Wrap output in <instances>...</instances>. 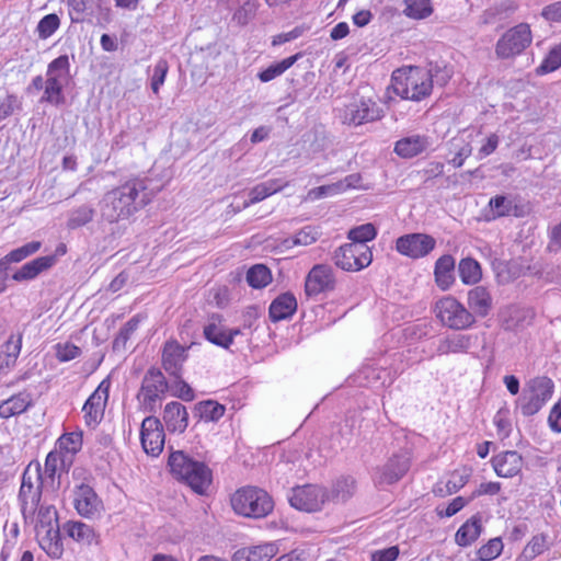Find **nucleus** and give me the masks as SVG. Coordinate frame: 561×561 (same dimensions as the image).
I'll return each instance as SVG.
<instances>
[{
    "label": "nucleus",
    "mask_w": 561,
    "mask_h": 561,
    "mask_svg": "<svg viewBox=\"0 0 561 561\" xmlns=\"http://www.w3.org/2000/svg\"><path fill=\"white\" fill-rule=\"evenodd\" d=\"M149 184L148 179H133L103 196L100 213L102 220L108 224L111 234L121 233L119 222L126 221L151 201L159 188Z\"/></svg>",
    "instance_id": "obj_1"
},
{
    "label": "nucleus",
    "mask_w": 561,
    "mask_h": 561,
    "mask_svg": "<svg viewBox=\"0 0 561 561\" xmlns=\"http://www.w3.org/2000/svg\"><path fill=\"white\" fill-rule=\"evenodd\" d=\"M391 87L401 99L421 101L432 92L431 76L416 66L397 69L392 73Z\"/></svg>",
    "instance_id": "obj_2"
},
{
    "label": "nucleus",
    "mask_w": 561,
    "mask_h": 561,
    "mask_svg": "<svg viewBox=\"0 0 561 561\" xmlns=\"http://www.w3.org/2000/svg\"><path fill=\"white\" fill-rule=\"evenodd\" d=\"M172 474L184 481L196 493L203 494L211 483V471L201 461H196L181 450L169 456Z\"/></svg>",
    "instance_id": "obj_3"
},
{
    "label": "nucleus",
    "mask_w": 561,
    "mask_h": 561,
    "mask_svg": "<svg viewBox=\"0 0 561 561\" xmlns=\"http://www.w3.org/2000/svg\"><path fill=\"white\" fill-rule=\"evenodd\" d=\"M172 474L184 481L196 493L203 494L211 483V471L201 461H196L181 450L169 456Z\"/></svg>",
    "instance_id": "obj_4"
},
{
    "label": "nucleus",
    "mask_w": 561,
    "mask_h": 561,
    "mask_svg": "<svg viewBox=\"0 0 561 561\" xmlns=\"http://www.w3.org/2000/svg\"><path fill=\"white\" fill-rule=\"evenodd\" d=\"M233 511L243 517L263 518L274 508L272 496L257 486H243L231 496Z\"/></svg>",
    "instance_id": "obj_5"
},
{
    "label": "nucleus",
    "mask_w": 561,
    "mask_h": 561,
    "mask_svg": "<svg viewBox=\"0 0 561 561\" xmlns=\"http://www.w3.org/2000/svg\"><path fill=\"white\" fill-rule=\"evenodd\" d=\"M434 311L442 324L451 330H467L476 323L473 313L453 296L437 300Z\"/></svg>",
    "instance_id": "obj_6"
},
{
    "label": "nucleus",
    "mask_w": 561,
    "mask_h": 561,
    "mask_svg": "<svg viewBox=\"0 0 561 561\" xmlns=\"http://www.w3.org/2000/svg\"><path fill=\"white\" fill-rule=\"evenodd\" d=\"M167 391L168 382L163 374L157 368L148 369L137 393L139 409L145 413H154Z\"/></svg>",
    "instance_id": "obj_7"
},
{
    "label": "nucleus",
    "mask_w": 561,
    "mask_h": 561,
    "mask_svg": "<svg viewBox=\"0 0 561 561\" xmlns=\"http://www.w3.org/2000/svg\"><path fill=\"white\" fill-rule=\"evenodd\" d=\"M533 41L530 25L519 23L508 28L496 42L495 54L501 59L520 55Z\"/></svg>",
    "instance_id": "obj_8"
},
{
    "label": "nucleus",
    "mask_w": 561,
    "mask_h": 561,
    "mask_svg": "<svg viewBox=\"0 0 561 561\" xmlns=\"http://www.w3.org/2000/svg\"><path fill=\"white\" fill-rule=\"evenodd\" d=\"M552 392L553 382L551 379L547 377L533 379L518 400L522 414L525 416L536 414L550 400Z\"/></svg>",
    "instance_id": "obj_9"
},
{
    "label": "nucleus",
    "mask_w": 561,
    "mask_h": 561,
    "mask_svg": "<svg viewBox=\"0 0 561 561\" xmlns=\"http://www.w3.org/2000/svg\"><path fill=\"white\" fill-rule=\"evenodd\" d=\"M383 111L369 98H355L345 105L341 114L343 124L359 126L381 119Z\"/></svg>",
    "instance_id": "obj_10"
},
{
    "label": "nucleus",
    "mask_w": 561,
    "mask_h": 561,
    "mask_svg": "<svg viewBox=\"0 0 561 561\" xmlns=\"http://www.w3.org/2000/svg\"><path fill=\"white\" fill-rule=\"evenodd\" d=\"M110 388V379H103L84 402L82 413L87 426L94 428L102 421L108 400Z\"/></svg>",
    "instance_id": "obj_11"
},
{
    "label": "nucleus",
    "mask_w": 561,
    "mask_h": 561,
    "mask_svg": "<svg viewBox=\"0 0 561 561\" xmlns=\"http://www.w3.org/2000/svg\"><path fill=\"white\" fill-rule=\"evenodd\" d=\"M72 465V459L69 456H65L60 450L54 449L46 456L44 469H42V478L46 489L55 491L60 485V477L62 473H67Z\"/></svg>",
    "instance_id": "obj_12"
},
{
    "label": "nucleus",
    "mask_w": 561,
    "mask_h": 561,
    "mask_svg": "<svg viewBox=\"0 0 561 561\" xmlns=\"http://www.w3.org/2000/svg\"><path fill=\"white\" fill-rule=\"evenodd\" d=\"M409 468L410 457L408 454H394L383 466L375 468L373 480L378 485L392 484L398 482Z\"/></svg>",
    "instance_id": "obj_13"
},
{
    "label": "nucleus",
    "mask_w": 561,
    "mask_h": 561,
    "mask_svg": "<svg viewBox=\"0 0 561 561\" xmlns=\"http://www.w3.org/2000/svg\"><path fill=\"white\" fill-rule=\"evenodd\" d=\"M332 259L337 267L347 272H357L373 261L370 248H336Z\"/></svg>",
    "instance_id": "obj_14"
},
{
    "label": "nucleus",
    "mask_w": 561,
    "mask_h": 561,
    "mask_svg": "<svg viewBox=\"0 0 561 561\" xmlns=\"http://www.w3.org/2000/svg\"><path fill=\"white\" fill-rule=\"evenodd\" d=\"M164 438L160 420L152 415L145 417L140 428V442L145 453L158 457L163 450Z\"/></svg>",
    "instance_id": "obj_15"
},
{
    "label": "nucleus",
    "mask_w": 561,
    "mask_h": 561,
    "mask_svg": "<svg viewBox=\"0 0 561 561\" xmlns=\"http://www.w3.org/2000/svg\"><path fill=\"white\" fill-rule=\"evenodd\" d=\"M480 335L476 333H450L440 336L436 345L437 355H449L459 353H472L478 346Z\"/></svg>",
    "instance_id": "obj_16"
},
{
    "label": "nucleus",
    "mask_w": 561,
    "mask_h": 561,
    "mask_svg": "<svg viewBox=\"0 0 561 561\" xmlns=\"http://www.w3.org/2000/svg\"><path fill=\"white\" fill-rule=\"evenodd\" d=\"M335 276L331 266L325 264L314 265L305 280V294L308 297L332 291L335 288Z\"/></svg>",
    "instance_id": "obj_17"
},
{
    "label": "nucleus",
    "mask_w": 561,
    "mask_h": 561,
    "mask_svg": "<svg viewBox=\"0 0 561 561\" xmlns=\"http://www.w3.org/2000/svg\"><path fill=\"white\" fill-rule=\"evenodd\" d=\"M73 506L80 516L88 519L100 516L104 511L103 502L96 492L84 483L77 486L73 492Z\"/></svg>",
    "instance_id": "obj_18"
},
{
    "label": "nucleus",
    "mask_w": 561,
    "mask_h": 561,
    "mask_svg": "<svg viewBox=\"0 0 561 561\" xmlns=\"http://www.w3.org/2000/svg\"><path fill=\"white\" fill-rule=\"evenodd\" d=\"M324 501V491L320 486L311 484L294 488L289 496L293 507L306 512L321 510Z\"/></svg>",
    "instance_id": "obj_19"
},
{
    "label": "nucleus",
    "mask_w": 561,
    "mask_h": 561,
    "mask_svg": "<svg viewBox=\"0 0 561 561\" xmlns=\"http://www.w3.org/2000/svg\"><path fill=\"white\" fill-rule=\"evenodd\" d=\"M66 254V248H58L55 254L44 255L36 257L23 264L12 274V279L15 282H30L35 279L43 272L51 268L59 256Z\"/></svg>",
    "instance_id": "obj_20"
},
{
    "label": "nucleus",
    "mask_w": 561,
    "mask_h": 561,
    "mask_svg": "<svg viewBox=\"0 0 561 561\" xmlns=\"http://www.w3.org/2000/svg\"><path fill=\"white\" fill-rule=\"evenodd\" d=\"M491 465L497 477L511 479L522 472L524 459L516 450H505L494 455Z\"/></svg>",
    "instance_id": "obj_21"
},
{
    "label": "nucleus",
    "mask_w": 561,
    "mask_h": 561,
    "mask_svg": "<svg viewBox=\"0 0 561 561\" xmlns=\"http://www.w3.org/2000/svg\"><path fill=\"white\" fill-rule=\"evenodd\" d=\"M186 359L187 347H184L174 340L168 341L164 344L162 350V366L170 376L180 378Z\"/></svg>",
    "instance_id": "obj_22"
},
{
    "label": "nucleus",
    "mask_w": 561,
    "mask_h": 561,
    "mask_svg": "<svg viewBox=\"0 0 561 561\" xmlns=\"http://www.w3.org/2000/svg\"><path fill=\"white\" fill-rule=\"evenodd\" d=\"M433 146V139L427 135L412 134L394 142L393 151L403 159L414 158Z\"/></svg>",
    "instance_id": "obj_23"
},
{
    "label": "nucleus",
    "mask_w": 561,
    "mask_h": 561,
    "mask_svg": "<svg viewBox=\"0 0 561 561\" xmlns=\"http://www.w3.org/2000/svg\"><path fill=\"white\" fill-rule=\"evenodd\" d=\"M162 419L169 432L183 433L188 425L186 408L178 401L167 403Z\"/></svg>",
    "instance_id": "obj_24"
},
{
    "label": "nucleus",
    "mask_w": 561,
    "mask_h": 561,
    "mask_svg": "<svg viewBox=\"0 0 561 561\" xmlns=\"http://www.w3.org/2000/svg\"><path fill=\"white\" fill-rule=\"evenodd\" d=\"M204 336L210 343L228 350L231 346V340L227 334V327L220 314H211L204 327Z\"/></svg>",
    "instance_id": "obj_25"
},
{
    "label": "nucleus",
    "mask_w": 561,
    "mask_h": 561,
    "mask_svg": "<svg viewBox=\"0 0 561 561\" xmlns=\"http://www.w3.org/2000/svg\"><path fill=\"white\" fill-rule=\"evenodd\" d=\"M468 309L474 317H486L492 309L493 299L490 291L483 286H476L468 291Z\"/></svg>",
    "instance_id": "obj_26"
},
{
    "label": "nucleus",
    "mask_w": 561,
    "mask_h": 561,
    "mask_svg": "<svg viewBox=\"0 0 561 561\" xmlns=\"http://www.w3.org/2000/svg\"><path fill=\"white\" fill-rule=\"evenodd\" d=\"M43 490L47 489L42 482L36 484V486L20 488L19 499L21 502V511L25 518H32L35 516Z\"/></svg>",
    "instance_id": "obj_27"
},
{
    "label": "nucleus",
    "mask_w": 561,
    "mask_h": 561,
    "mask_svg": "<svg viewBox=\"0 0 561 561\" xmlns=\"http://www.w3.org/2000/svg\"><path fill=\"white\" fill-rule=\"evenodd\" d=\"M470 477V469H457L453 471L445 481H440L437 483L435 492L440 496L454 494L468 483Z\"/></svg>",
    "instance_id": "obj_28"
},
{
    "label": "nucleus",
    "mask_w": 561,
    "mask_h": 561,
    "mask_svg": "<svg viewBox=\"0 0 561 561\" xmlns=\"http://www.w3.org/2000/svg\"><path fill=\"white\" fill-rule=\"evenodd\" d=\"M297 310L296 297L290 293L278 296L270 306V318L277 322L290 318Z\"/></svg>",
    "instance_id": "obj_29"
},
{
    "label": "nucleus",
    "mask_w": 561,
    "mask_h": 561,
    "mask_svg": "<svg viewBox=\"0 0 561 561\" xmlns=\"http://www.w3.org/2000/svg\"><path fill=\"white\" fill-rule=\"evenodd\" d=\"M64 531L75 541L81 545L90 546L96 541L94 529L79 520H68L62 526Z\"/></svg>",
    "instance_id": "obj_30"
},
{
    "label": "nucleus",
    "mask_w": 561,
    "mask_h": 561,
    "mask_svg": "<svg viewBox=\"0 0 561 561\" xmlns=\"http://www.w3.org/2000/svg\"><path fill=\"white\" fill-rule=\"evenodd\" d=\"M276 554V548L273 543L256 546L252 548H243L238 550L234 561H271Z\"/></svg>",
    "instance_id": "obj_31"
},
{
    "label": "nucleus",
    "mask_w": 561,
    "mask_h": 561,
    "mask_svg": "<svg viewBox=\"0 0 561 561\" xmlns=\"http://www.w3.org/2000/svg\"><path fill=\"white\" fill-rule=\"evenodd\" d=\"M39 546L50 558H61L64 553V545L60 538L58 525L46 529L45 535L39 538Z\"/></svg>",
    "instance_id": "obj_32"
},
{
    "label": "nucleus",
    "mask_w": 561,
    "mask_h": 561,
    "mask_svg": "<svg viewBox=\"0 0 561 561\" xmlns=\"http://www.w3.org/2000/svg\"><path fill=\"white\" fill-rule=\"evenodd\" d=\"M455 260L450 255H443L435 264V280L437 286L447 290L454 283Z\"/></svg>",
    "instance_id": "obj_33"
},
{
    "label": "nucleus",
    "mask_w": 561,
    "mask_h": 561,
    "mask_svg": "<svg viewBox=\"0 0 561 561\" xmlns=\"http://www.w3.org/2000/svg\"><path fill=\"white\" fill-rule=\"evenodd\" d=\"M31 396L26 392H20L12 396L0 404V417L9 419L21 414L31 405Z\"/></svg>",
    "instance_id": "obj_34"
},
{
    "label": "nucleus",
    "mask_w": 561,
    "mask_h": 561,
    "mask_svg": "<svg viewBox=\"0 0 561 561\" xmlns=\"http://www.w3.org/2000/svg\"><path fill=\"white\" fill-rule=\"evenodd\" d=\"M22 335H11L0 352V370L12 367L21 352Z\"/></svg>",
    "instance_id": "obj_35"
},
{
    "label": "nucleus",
    "mask_w": 561,
    "mask_h": 561,
    "mask_svg": "<svg viewBox=\"0 0 561 561\" xmlns=\"http://www.w3.org/2000/svg\"><path fill=\"white\" fill-rule=\"evenodd\" d=\"M82 447V433L81 432H71L61 435L56 442L57 450L64 453V455L69 456V459L73 460V456L81 449Z\"/></svg>",
    "instance_id": "obj_36"
},
{
    "label": "nucleus",
    "mask_w": 561,
    "mask_h": 561,
    "mask_svg": "<svg viewBox=\"0 0 561 561\" xmlns=\"http://www.w3.org/2000/svg\"><path fill=\"white\" fill-rule=\"evenodd\" d=\"M403 14L413 20H424L433 13L431 0H403Z\"/></svg>",
    "instance_id": "obj_37"
},
{
    "label": "nucleus",
    "mask_w": 561,
    "mask_h": 561,
    "mask_svg": "<svg viewBox=\"0 0 561 561\" xmlns=\"http://www.w3.org/2000/svg\"><path fill=\"white\" fill-rule=\"evenodd\" d=\"M283 188L280 180H268L255 185L249 193L250 201L245 205L259 203Z\"/></svg>",
    "instance_id": "obj_38"
},
{
    "label": "nucleus",
    "mask_w": 561,
    "mask_h": 561,
    "mask_svg": "<svg viewBox=\"0 0 561 561\" xmlns=\"http://www.w3.org/2000/svg\"><path fill=\"white\" fill-rule=\"evenodd\" d=\"M481 533V524L478 519L466 522L456 533V542L461 547L471 545Z\"/></svg>",
    "instance_id": "obj_39"
},
{
    "label": "nucleus",
    "mask_w": 561,
    "mask_h": 561,
    "mask_svg": "<svg viewBox=\"0 0 561 561\" xmlns=\"http://www.w3.org/2000/svg\"><path fill=\"white\" fill-rule=\"evenodd\" d=\"M196 411L202 421L217 422L218 420H220L224 416V414L226 412V408H225V405H222L216 401L207 400V401L199 402L196 405Z\"/></svg>",
    "instance_id": "obj_40"
},
{
    "label": "nucleus",
    "mask_w": 561,
    "mask_h": 561,
    "mask_svg": "<svg viewBox=\"0 0 561 561\" xmlns=\"http://www.w3.org/2000/svg\"><path fill=\"white\" fill-rule=\"evenodd\" d=\"M70 62L67 55L54 59L47 67L46 78L68 83Z\"/></svg>",
    "instance_id": "obj_41"
},
{
    "label": "nucleus",
    "mask_w": 561,
    "mask_h": 561,
    "mask_svg": "<svg viewBox=\"0 0 561 561\" xmlns=\"http://www.w3.org/2000/svg\"><path fill=\"white\" fill-rule=\"evenodd\" d=\"M300 57V54L287 57L276 64L271 65L265 70L261 71L257 77L262 82H268L289 69Z\"/></svg>",
    "instance_id": "obj_42"
},
{
    "label": "nucleus",
    "mask_w": 561,
    "mask_h": 561,
    "mask_svg": "<svg viewBox=\"0 0 561 561\" xmlns=\"http://www.w3.org/2000/svg\"><path fill=\"white\" fill-rule=\"evenodd\" d=\"M142 319V316L136 314L125 323V325L119 330L118 334L116 335L113 342V348L115 351L125 348L127 341L137 331Z\"/></svg>",
    "instance_id": "obj_43"
},
{
    "label": "nucleus",
    "mask_w": 561,
    "mask_h": 561,
    "mask_svg": "<svg viewBox=\"0 0 561 561\" xmlns=\"http://www.w3.org/2000/svg\"><path fill=\"white\" fill-rule=\"evenodd\" d=\"M66 84H67L66 82L46 78L45 90H44V94H43L41 101L47 102V103H50L54 105L62 104L65 102L62 89Z\"/></svg>",
    "instance_id": "obj_44"
},
{
    "label": "nucleus",
    "mask_w": 561,
    "mask_h": 561,
    "mask_svg": "<svg viewBox=\"0 0 561 561\" xmlns=\"http://www.w3.org/2000/svg\"><path fill=\"white\" fill-rule=\"evenodd\" d=\"M271 280L272 275L270 270L262 264L252 266L247 273V282L253 288H263L267 286Z\"/></svg>",
    "instance_id": "obj_45"
},
{
    "label": "nucleus",
    "mask_w": 561,
    "mask_h": 561,
    "mask_svg": "<svg viewBox=\"0 0 561 561\" xmlns=\"http://www.w3.org/2000/svg\"><path fill=\"white\" fill-rule=\"evenodd\" d=\"M356 491V481L353 477L339 478L332 488L333 497L337 501L348 500Z\"/></svg>",
    "instance_id": "obj_46"
},
{
    "label": "nucleus",
    "mask_w": 561,
    "mask_h": 561,
    "mask_svg": "<svg viewBox=\"0 0 561 561\" xmlns=\"http://www.w3.org/2000/svg\"><path fill=\"white\" fill-rule=\"evenodd\" d=\"M459 275L465 284H474L481 278L480 265L472 259H462L459 263Z\"/></svg>",
    "instance_id": "obj_47"
},
{
    "label": "nucleus",
    "mask_w": 561,
    "mask_h": 561,
    "mask_svg": "<svg viewBox=\"0 0 561 561\" xmlns=\"http://www.w3.org/2000/svg\"><path fill=\"white\" fill-rule=\"evenodd\" d=\"M504 545L500 537L490 539L485 545L477 551L478 561H492L496 559L503 551Z\"/></svg>",
    "instance_id": "obj_48"
},
{
    "label": "nucleus",
    "mask_w": 561,
    "mask_h": 561,
    "mask_svg": "<svg viewBox=\"0 0 561 561\" xmlns=\"http://www.w3.org/2000/svg\"><path fill=\"white\" fill-rule=\"evenodd\" d=\"M431 76V85L436 82L439 85H444L453 76V70L444 61L431 62L430 68L425 69Z\"/></svg>",
    "instance_id": "obj_49"
},
{
    "label": "nucleus",
    "mask_w": 561,
    "mask_h": 561,
    "mask_svg": "<svg viewBox=\"0 0 561 561\" xmlns=\"http://www.w3.org/2000/svg\"><path fill=\"white\" fill-rule=\"evenodd\" d=\"M377 230L373 224H364L351 229L347 238L353 243H366L375 239Z\"/></svg>",
    "instance_id": "obj_50"
},
{
    "label": "nucleus",
    "mask_w": 561,
    "mask_h": 561,
    "mask_svg": "<svg viewBox=\"0 0 561 561\" xmlns=\"http://www.w3.org/2000/svg\"><path fill=\"white\" fill-rule=\"evenodd\" d=\"M260 7L259 0H247L233 14V20L240 24H248L256 14Z\"/></svg>",
    "instance_id": "obj_51"
},
{
    "label": "nucleus",
    "mask_w": 561,
    "mask_h": 561,
    "mask_svg": "<svg viewBox=\"0 0 561 561\" xmlns=\"http://www.w3.org/2000/svg\"><path fill=\"white\" fill-rule=\"evenodd\" d=\"M489 205L494 217L510 216L512 214L516 215L513 211L516 209V206H514L513 201L506 196H495L490 199Z\"/></svg>",
    "instance_id": "obj_52"
},
{
    "label": "nucleus",
    "mask_w": 561,
    "mask_h": 561,
    "mask_svg": "<svg viewBox=\"0 0 561 561\" xmlns=\"http://www.w3.org/2000/svg\"><path fill=\"white\" fill-rule=\"evenodd\" d=\"M94 215V209L90 206L82 205L76 209H73L69 214L68 226L70 228H78L85 224H88Z\"/></svg>",
    "instance_id": "obj_53"
},
{
    "label": "nucleus",
    "mask_w": 561,
    "mask_h": 561,
    "mask_svg": "<svg viewBox=\"0 0 561 561\" xmlns=\"http://www.w3.org/2000/svg\"><path fill=\"white\" fill-rule=\"evenodd\" d=\"M42 481L41 463L38 461L30 462L22 474L21 488L36 486V484H39Z\"/></svg>",
    "instance_id": "obj_54"
},
{
    "label": "nucleus",
    "mask_w": 561,
    "mask_h": 561,
    "mask_svg": "<svg viewBox=\"0 0 561 561\" xmlns=\"http://www.w3.org/2000/svg\"><path fill=\"white\" fill-rule=\"evenodd\" d=\"M60 25V20L57 14L50 13L45 15L37 24L38 36L43 39L51 36Z\"/></svg>",
    "instance_id": "obj_55"
},
{
    "label": "nucleus",
    "mask_w": 561,
    "mask_h": 561,
    "mask_svg": "<svg viewBox=\"0 0 561 561\" xmlns=\"http://www.w3.org/2000/svg\"><path fill=\"white\" fill-rule=\"evenodd\" d=\"M561 67V43L553 47L538 68L540 73L554 71Z\"/></svg>",
    "instance_id": "obj_56"
},
{
    "label": "nucleus",
    "mask_w": 561,
    "mask_h": 561,
    "mask_svg": "<svg viewBox=\"0 0 561 561\" xmlns=\"http://www.w3.org/2000/svg\"><path fill=\"white\" fill-rule=\"evenodd\" d=\"M546 550V538L543 536H535L526 545L523 550V558L525 561H531L537 556L541 554Z\"/></svg>",
    "instance_id": "obj_57"
},
{
    "label": "nucleus",
    "mask_w": 561,
    "mask_h": 561,
    "mask_svg": "<svg viewBox=\"0 0 561 561\" xmlns=\"http://www.w3.org/2000/svg\"><path fill=\"white\" fill-rule=\"evenodd\" d=\"M396 245H435V240L424 233H409L397 239Z\"/></svg>",
    "instance_id": "obj_58"
},
{
    "label": "nucleus",
    "mask_w": 561,
    "mask_h": 561,
    "mask_svg": "<svg viewBox=\"0 0 561 561\" xmlns=\"http://www.w3.org/2000/svg\"><path fill=\"white\" fill-rule=\"evenodd\" d=\"M383 370L374 366L367 365L358 370L357 380L360 386L370 387L374 386L377 380L381 378Z\"/></svg>",
    "instance_id": "obj_59"
},
{
    "label": "nucleus",
    "mask_w": 561,
    "mask_h": 561,
    "mask_svg": "<svg viewBox=\"0 0 561 561\" xmlns=\"http://www.w3.org/2000/svg\"><path fill=\"white\" fill-rule=\"evenodd\" d=\"M69 14L72 22H82L92 0H67Z\"/></svg>",
    "instance_id": "obj_60"
},
{
    "label": "nucleus",
    "mask_w": 561,
    "mask_h": 561,
    "mask_svg": "<svg viewBox=\"0 0 561 561\" xmlns=\"http://www.w3.org/2000/svg\"><path fill=\"white\" fill-rule=\"evenodd\" d=\"M81 355V348L73 343H58L56 345V357L59 362L66 363Z\"/></svg>",
    "instance_id": "obj_61"
},
{
    "label": "nucleus",
    "mask_w": 561,
    "mask_h": 561,
    "mask_svg": "<svg viewBox=\"0 0 561 561\" xmlns=\"http://www.w3.org/2000/svg\"><path fill=\"white\" fill-rule=\"evenodd\" d=\"M169 71V65L165 59H159L153 67L151 76V89L153 93H158L160 87L164 83L167 73Z\"/></svg>",
    "instance_id": "obj_62"
},
{
    "label": "nucleus",
    "mask_w": 561,
    "mask_h": 561,
    "mask_svg": "<svg viewBox=\"0 0 561 561\" xmlns=\"http://www.w3.org/2000/svg\"><path fill=\"white\" fill-rule=\"evenodd\" d=\"M38 248H15L8 255L0 260V267L7 270L11 263H18L33 254Z\"/></svg>",
    "instance_id": "obj_63"
},
{
    "label": "nucleus",
    "mask_w": 561,
    "mask_h": 561,
    "mask_svg": "<svg viewBox=\"0 0 561 561\" xmlns=\"http://www.w3.org/2000/svg\"><path fill=\"white\" fill-rule=\"evenodd\" d=\"M318 241V231L316 228L307 226L295 234L294 245H311Z\"/></svg>",
    "instance_id": "obj_64"
}]
</instances>
